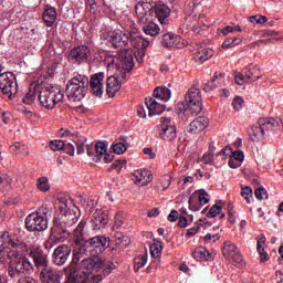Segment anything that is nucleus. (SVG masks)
Wrapping results in <instances>:
<instances>
[{
	"label": "nucleus",
	"mask_w": 283,
	"mask_h": 283,
	"mask_svg": "<svg viewBox=\"0 0 283 283\" xmlns=\"http://www.w3.org/2000/svg\"><path fill=\"white\" fill-rule=\"evenodd\" d=\"M209 126V119L206 117H198L197 119L192 120L188 127L189 134H200L203 129H207Z\"/></svg>",
	"instance_id": "27"
},
{
	"label": "nucleus",
	"mask_w": 283,
	"mask_h": 283,
	"mask_svg": "<svg viewBox=\"0 0 283 283\" xmlns=\"http://www.w3.org/2000/svg\"><path fill=\"white\" fill-rule=\"evenodd\" d=\"M221 211H222V207L214 205L209 210V217L216 218L217 216H220Z\"/></svg>",
	"instance_id": "61"
},
{
	"label": "nucleus",
	"mask_w": 283,
	"mask_h": 283,
	"mask_svg": "<svg viewBox=\"0 0 283 283\" xmlns=\"http://www.w3.org/2000/svg\"><path fill=\"white\" fill-rule=\"evenodd\" d=\"M154 98H156L157 101H160L163 103H167V101H169V98H171V90L167 88V87H163L159 86L157 88H155L154 91Z\"/></svg>",
	"instance_id": "32"
},
{
	"label": "nucleus",
	"mask_w": 283,
	"mask_h": 283,
	"mask_svg": "<svg viewBox=\"0 0 283 283\" xmlns=\"http://www.w3.org/2000/svg\"><path fill=\"white\" fill-rule=\"evenodd\" d=\"M163 253V243L160 241L154 240L153 244L150 245V255L153 258H160Z\"/></svg>",
	"instance_id": "46"
},
{
	"label": "nucleus",
	"mask_w": 283,
	"mask_h": 283,
	"mask_svg": "<svg viewBox=\"0 0 283 283\" xmlns=\"http://www.w3.org/2000/svg\"><path fill=\"white\" fill-rule=\"evenodd\" d=\"M254 196L256 200H266V198H269V195H266V189H264L263 187L256 189L254 191Z\"/></svg>",
	"instance_id": "58"
},
{
	"label": "nucleus",
	"mask_w": 283,
	"mask_h": 283,
	"mask_svg": "<svg viewBox=\"0 0 283 283\" xmlns=\"http://www.w3.org/2000/svg\"><path fill=\"white\" fill-rule=\"evenodd\" d=\"M107 242H109V238L107 237H103V235H98V237H94L91 239H87L84 242V247H86L87 249H107Z\"/></svg>",
	"instance_id": "26"
},
{
	"label": "nucleus",
	"mask_w": 283,
	"mask_h": 283,
	"mask_svg": "<svg viewBox=\"0 0 283 283\" xmlns=\"http://www.w3.org/2000/svg\"><path fill=\"white\" fill-rule=\"evenodd\" d=\"M213 56V50L209 48H201L198 49L197 54L195 56L196 61H200L201 63H205V61H209Z\"/></svg>",
	"instance_id": "36"
},
{
	"label": "nucleus",
	"mask_w": 283,
	"mask_h": 283,
	"mask_svg": "<svg viewBox=\"0 0 283 283\" xmlns=\"http://www.w3.org/2000/svg\"><path fill=\"white\" fill-rule=\"evenodd\" d=\"M265 132L260 127V124L258 126H252L249 130V136L253 143H259V140H264Z\"/></svg>",
	"instance_id": "35"
},
{
	"label": "nucleus",
	"mask_w": 283,
	"mask_h": 283,
	"mask_svg": "<svg viewBox=\"0 0 283 283\" xmlns=\"http://www.w3.org/2000/svg\"><path fill=\"white\" fill-rule=\"evenodd\" d=\"M147 265V253L138 255L134 259V271L138 273L140 269Z\"/></svg>",
	"instance_id": "41"
},
{
	"label": "nucleus",
	"mask_w": 283,
	"mask_h": 283,
	"mask_svg": "<svg viewBox=\"0 0 283 283\" xmlns=\"http://www.w3.org/2000/svg\"><path fill=\"white\" fill-rule=\"evenodd\" d=\"M113 151L114 154H117L120 156V154H124L127 151V142L118 140L115 144H113Z\"/></svg>",
	"instance_id": "48"
},
{
	"label": "nucleus",
	"mask_w": 283,
	"mask_h": 283,
	"mask_svg": "<svg viewBox=\"0 0 283 283\" xmlns=\"http://www.w3.org/2000/svg\"><path fill=\"white\" fill-rule=\"evenodd\" d=\"M157 132L159 134V138L166 140L167 143L176 140V137L178 136L176 124L169 117L160 118V124L157 126Z\"/></svg>",
	"instance_id": "9"
},
{
	"label": "nucleus",
	"mask_w": 283,
	"mask_h": 283,
	"mask_svg": "<svg viewBox=\"0 0 283 283\" xmlns=\"http://www.w3.org/2000/svg\"><path fill=\"white\" fill-rule=\"evenodd\" d=\"M233 32H242V28L240 27V24H237L234 27L228 25L221 30V33L223 34V36H227V34H230Z\"/></svg>",
	"instance_id": "53"
},
{
	"label": "nucleus",
	"mask_w": 283,
	"mask_h": 283,
	"mask_svg": "<svg viewBox=\"0 0 283 283\" xmlns=\"http://www.w3.org/2000/svg\"><path fill=\"white\" fill-rule=\"evenodd\" d=\"M36 187H38L39 191L46 193V191H50V189H51L50 178H48V177L38 178Z\"/></svg>",
	"instance_id": "44"
},
{
	"label": "nucleus",
	"mask_w": 283,
	"mask_h": 283,
	"mask_svg": "<svg viewBox=\"0 0 283 283\" xmlns=\"http://www.w3.org/2000/svg\"><path fill=\"white\" fill-rule=\"evenodd\" d=\"M10 151L12 154H20V156H28L29 154L28 146L19 142L10 146Z\"/></svg>",
	"instance_id": "40"
},
{
	"label": "nucleus",
	"mask_w": 283,
	"mask_h": 283,
	"mask_svg": "<svg viewBox=\"0 0 283 283\" xmlns=\"http://www.w3.org/2000/svg\"><path fill=\"white\" fill-rule=\"evenodd\" d=\"M193 185L192 176H182L178 179L179 189H187V187H191Z\"/></svg>",
	"instance_id": "47"
},
{
	"label": "nucleus",
	"mask_w": 283,
	"mask_h": 283,
	"mask_svg": "<svg viewBox=\"0 0 283 283\" xmlns=\"http://www.w3.org/2000/svg\"><path fill=\"white\" fill-rule=\"evenodd\" d=\"M160 182L164 191H166V189H169V187L171 186V177L165 175L164 177H161Z\"/></svg>",
	"instance_id": "60"
},
{
	"label": "nucleus",
	"mask_w": 283,
	"mask_h": 283,
	"mask_svg": "<svg viewBox=\"0 0 283 283\" xmlns=\"http://www.w3.org/2000/svg\"><path fill=\"white\" fill-rule=\"evenodd\" d=\"M186 105L181 112L185 114H191V116H198L202 112V94L200 88L191 87L185 97Z\"/></svg>",
	"instance_id": "6"
},
{
	"label": "nucleus",
	"mask_w": 283,
	"mask_h": 283,
	"mask_svg": "<svg viewBox=\"0 0 283 283\" xmlns=\"http://www.w3.org/2000/svg\"><path fill=\"white\" fill-rule=\"evenodd\" d=\"M71 254L72 249L70 248V245H59L53 252V264H55V266H63V264L67 262V259Z\"/></svg>",
	"instance_id": "15"
},
{
	"label": "nucleus",
	"mask_w": 283,
	"mask_h": 283,
	"mask_svg": "<svg viewBox=\"0 0 283 283\" xmlns=\"http://www.w3.org/2000/svg\"><path fill=\"white\" fill-rule=\"evenodd\" d=\"M42 18L48 28H52L56 21V9L50 4H46Z\"/></svg>",
	"instance_id": "29"
},
{
	"label": "nucleus",
	"mask_w": 283,
	"mask_h": 283,
	"mask_svg": "<svg viewBox=\"0 0 283 283\" xmlns=\"http://www.w3.org/2000/svg\"><path fill=\"white\" fill-rule=\"evenodd\" d=\"M164 48H180V36L174 33H166L161 38Z\"/></svg>",
	"instance_id": "30"
},
{
	"label": "nucleus",
	"mask_w": 283,
	"mask_h": 283,
	"mask_svg": "<svg viewBox=\"0 0 283 283\" xmlns=\"http://www.w3.org/2000/svg\"><path fill=\"white\" fill-rule=\"evenodd\" d=\"M239 251L240 250H238V247H235V244H233L229 241H226L223 243L222 253L227 260L233 259V256L238 255Z\"/></svg>",
	"instance_id": "34"
},
{
	"label": "nucleus",
	"mask_w": 283,
	"mask_h": 283,
	"mask_svg": "<svg viewBox=\"0 0 283 283\" xmlns=\"http://www.w3.org/2000/svg\"><path fill=\"white\" fill-rule=\"evenodd\" d=\"M92 56V51L86 45H80L71 51V59H74L77 63H87Z\"/></svg>",
	"instance_id": "18"
},
{
	"label": "nucleus",
	"mask_w": 283,
	"mask_h": 283,
	"mask_svg": "<svg viewBox=\"0 0 283 283\" xmlns=\"http://www.w3.org/2000/svg\"><path fill=\"white\" fill-rule=\"evenodd\" d=\"M12 118V114L10 112H4L0 109V123H3V125H8V120Z\"/></svg>",
	"instance_id": "59"
},
{
	"label": "nucleus",
	"mask_w": 283,
	"mask_h": 283,
	"mask_svg": "<svg viewBox=\"0 0 283 283\" xmlns=\"http://www.w3.org/2000/svg\"><path fill=\"white\" fill-rule=\"evenodd\" d=\"M260 75H255V73L249 71L235 72L234 73V82L237 85H244V83H253V81H258Z\"/></svg>",
	"instance_id": "21"
},
{
	"label": "nucleus",
	"mask_w": 283,
	"mask_h": 283,
	"mask_svg": "<svg viewBox=\"0 0 283 283\" xmlns=\"http://www.w3.org/2000/svg\"><path fill=\"white\" fill-rule=\"evenodd\" d=\"M195 193H197V198L202 207H205V205L209 203V193L207 191L197 190V191H195Z\"/></svg>",
	"instance_id": "50"
},
{
	"label": "nucleus",
	"mask_w": 283,
	"mask_h": 283,
	"mask_svg": "<svg viewBox=\"0 0 283 283\" xmlns=\"http://www.w3.org/2000/svg\"><path fill=\"white\" fill-rule=\"evenodd\" d=\"M31 253L33 255L35 266H48V255H45L43 251L35 250Z\"/></svg>",
	"instance_id": "38"
},
{
	"label": "nucleus",
	"mask_w": 283,
	"mask_h": 283,
	"mask_svg": "<svg viewBox=\"0 0 283 283\" xmlns=\"http://www.w3.org/2000/svg\"><path fill=\"white\" fill-rule=\"evenodd\" d=\"M132 180L137 187H147L154 180V175L148 169H137L132 174Z\"/></svg>",
	"instance_id": "14"
},
{
	"label": "nucleus",
	"mask_w": 283,
	"mask_h": 283,
	"mask_svg": "<svg viewBox=\"0 0 283 283\" xmlns=\"http://www.w3.org/2000/svg\"><path fill=\"white\" fill-rule=\"evenodd\" d=\"M87 221L82 220L73 231L75 242L77 244H85L87 240Z\"/></svg>",
	"instance_id": "25"
},
{
	"label": "nucleus",
	"mask_w": 283,
	"mask_h": 283,
	"mask_svg": "<svg viewBox=\"0 0 283 283\" xmlns=\"http://www.w3.org/2000/svg\"><path fill=\"white\" fill-rule=\"evenodd\" d=\"M232 107L235 112H240L244 107V99L241 96H235L232 101Z\"/></svg>",
	"instance_id": "52"
},
{
	"label": "nucleus",
	"mask_w": 283,
	"mask_h": 283,
	"mask_svg": "<svg viewBox=\"0 0 283 283\" xmlns=\"http://www.w3.org/2000/svg\"><path fill=\"white\" fill-rule=\"evenodd\" d=\"M65 94L60 85L40 86V105L45 109H54L59 103H63Z\"/></svg>",
	"instance_id": "4"
},
{
	"label": "nucleus",
	"mask_w": 283,
	"mask_h": 283,
	"mask_svg": "<svg viewBox=\"0 0 283 283\" xmlns=\"http://www.w3.org/2000/svg\"><path fill=\"white\" fill-rule=\"evenodd\" d=\"M65 154H67L69 156H74L76 148L72 145V143H65L64 142V147L62 148Z\"/></svg>",
	"instance_id": "63"
},
{
	"label": "nucleus",
	"mask_w": 283,
	"mask_h": 283,
	"mask_svg": "<svg viewBox=\"0 0 283 283\" xmlns=\"http://www.w3.org/2000/svg\"><path fill=\"white\" fill-rule=\"evenodd\" d=\"M269 21V18L266 15H251L250 17V23H253V25H258L259 23H266Z\"/></svg>",
	"instance_id": "54"
},
{
	"label": "nucleus",
	"mask_w": 283,
	"mask_h": 283,
	"mask_svg": "<svg viewBox=\"0 0 283 283\" xmlns=\"http://www.w3.org/2000/svg\"><path fill=\"white\" fill-rule=\"evenodd\" d=\"M154 6L149 2H138L135 6V12L138 19V22L142 24L147 23V21H151V14H153Z\"/></svg>",
	"instance_id": "12"
},
{
	"label": "nucleus",
	"mask_w": 283,
	"mask_h": 283,
	"mask_svg": "<svg viewBox=\"0 0 283 283\" xmlns=\"http://www.w3.org/2000/svg\"><path fill=\"white\" fill-rule=\"evenodd\" d=\"M143 31L148 36H158L160 34V27L155 22H149L148 24L143 27Z\"/></svg>",
	"instance_id": "39"
},
{
	"label": "nucleus",
	"mask_w": 283,
	"mask_h": 283,
	"mask_svg": "<svg viewBox=\"0 0 283 283\" xmlns=\"http://www.w3.org/2000/svg\"><path fill=\"white\" fill-rule=\"evenodd\" d=\"M0 90L9 101H12V97L17 95L19 88L17 85V77L12 72L0 74Z\"/></svg>",
	"instance_id": "8"
},
{
	"label": "nucleus",
	"mask_w": 283,
	"mask_h": 283,
	"mask_svg": "<svg viewBox=\"0 0 283 283\" xmlns=\"http://www.w3.org/2000/svg\"><path fill=\"white\" fill-rule=\"evenodd\" d=\"M124 30L128 32V39L133 48L138 50V48H142L140 39H143V35L138 32V29L136 28V23L132 20H127Z\"/></svg>",
	"instance_id": "13"
},
{
	"label": "nucleus",
	"mask_w": 283,
	"mask_h": 283,
	"mask_svg": "<svg viewBox=\"0 0 283 283\" xmlns=\"http://www.w3.org/2000/svg\"><path fill=\"white\" fill-rule=\"evenodd\" d=\"M148 116H160L165 112V104L160 103L156 97L146 98Z\"/></svg>",
	"instance_id": "20"
},
{
	"label": "nucleus",
	"mask_w": 283,
	"mask_h": 283,
	"mask_svg": "<svg viewBox=\"0 0 283 283\" xmlns=\"http://www.w3.org/2000/svg\"><path fill=\"white\" fill-rule=\"evenodd\" d=\"M40 94L41 85L32 83L29 86V92H27V94L22 97V103H24V105H32L36 101V97L39 98Z\"/></svg>",
	"instance_id": "24"
},
{
	"label": "nucleus",
	"mask_w": 283,
	"mask_h": 283,
	"mask_svg": "<svg viewBox=\"0 0 283 283\" xmlns=\"http://www.w3.org/2000/svg\"><path fill=\"white\" fill-rule=\"evenodd\" d=\"M258 125L266 134V132H269V129H271L272 127H275V125H277V120H275L274 118H271V117H262L259 119Z\"/></svg>",
	"instance_id": "37"
},
{
	"label": "nucleus",
	"mask_w": 283,
	"mask_h": 283,
	"mask_svg": "<svg viewBox=\"0 0 283 283\" xmlns=\"http://www.w3.org/2000/svg\"><path fill=\"white\" fill-rule=\"evenodd\" d=\"M75 145H76V154H77V156H81L85 151H87V145H90V144H87V138H85V137L78 138L77 137Z\"/></svg>",
	"instance_id": "45"
},
{
	"label": "nucleus",
	"mask_w": 283,
	"mask_h": 283,
	"mask_svg": "<svg viewBox=\"0 0 283 283\" xmlns=\"http://www.w3.org/2000/svg\"><path fill=\"white\" fill-rule=\"evenodd\" d=\"M57 209L60 210V213H66L67 211H72L74 209V202L70 198V195L60 193L57 196V202H56Z\"/></svg>",
	"instance_id": "23"
},
{
	"label": "nucleus",
	"mask_w": 283,
	"mask_h": 283,
	"mask_svg": "<svg viewBox=\"0 0 283 283\" xmlns=\"http://www.w3.org/2000/svg\"><path fill=\"white\" fill-rule=\"evenodd\" d=\"M87 87H90V78L85 75H75L66 84V96L69 101L76 103V101H83L85 94H87Z\"/></svg>",
	"instance_id": "5"
},
{
	"label": "nucleus",
	"mask_w": 283,
	"mask_h": 283,
	"mask_svg": "<svg viewBox=\"0 0 283 283\" xmlns=\"http://www.w3.org/2000/svg\"><path fill=\"white\" fill-rule=\"evenodd\" d=\"M259 253L260 262H269V253L264 248H261L260 250H256Z\"/></svg>",
	"instance_id": "64"
},
{
	"label": "nucleus",
	"mask_w": 283,
	"mask_h": 283,
	"mask_svg": "<svg viewBox=\"0 0 283 283\" xmlns=\"http://www.w3.org/2000/svg\"><path fill=\"white\" fill-rule=\"evenodd\" d=\"M241 196L244 198L248 205H251V198H253V189H251L249 186L242 187Z\"/></svg>",
	"instance_id": "49"
},
{
	"label": "nucleus",
	"mask_w": 283,
	"mask_h": 283,
	"mask_svg": "<svg viewBox=\"0 0 283 283\" xmlns=\"http://www.w3.org/2000/svg\"><path fill=\"white\" fill-rule=\"evenodd\" d=\"M104 63L108 72H115V75L106 80V93L111 98L123 87L127 74L134 70V55L128 50H120L117 55L107 54Z\"/></svg>",
	"instance_id": "3"
},
{
	"label": "nucleus",
	"mask_w": 283,
	"mask_h": 283,
	"mask_svg": "<svg viewBox=\"0 0 283 283\" xmlns=\"http://www.w3.org/2000/svg\"><path fill=\"white\" fill-rule=\"evenodd\" d=\"M61 216V220L66 227H73L76 224V222H78V218H81V210H78L76 207H73L72 210L63 212Z\"/></svg>",
	"instance_id": "22"
},
{
	"label": "nucleus",
	"mask_w": 283,
	"mask_h": 283,
	"mask_svg": "<svg viewBox=\"0 0 283 283\" xmlns=\"http://www.w3.org/2000/svg\"><path fill=\"white\" fill-rule=\"evenodd\" d=\"M192 258H195V260H209L211 254L207 251L206 248L199 247L192 252Z\"/></svg>",
	"instance_id": "43"
},
{
	"label": "nucleus",
	"mask_w": 283,
	"mask_h": 283,
	"mask_svg": "<svg viewBox=\"0 0 283 283\" xmlns=\"http://www.w3.org/2000/svg\"><path fill=\"white\" fill-rule=\"evenodd\" d=\"M125 222V218H123L122 213H117L115 216V221L113 224V230L116 231V229H120V227H123V223Z\"/></svg>",
	"instance_id": "57"
},
{
	"label": "nucleus",
	"mask_w": 283,
	"mask_h": 283,
	"mask_svg": "<svg viewBox=\"0 0 283 283\" xmlns=\"http://www.w3.org/2000/svg\"><path fill=\"white\" fill-rule=\"evenodd\" d=\"M242 163H244V151L237 150L232 153V156H230L228 165L230 169H238V167H242Z\"/></svg>",
	"instance_id": "31"
},
{
	"label": "nucleus",
	"mask_w": 283,
	"mask_h": 283,
	"mask_svg": "<svg viewBox=\"0 0 283 283\" xmlns=\"http://www.w3.org/2000/svg\"><path fill=\"white\" fill-rule=\"evenodd\" d=\"M103 81H105L104 72H99L91 76L90 85L95 96H103V92H105V84Z\"/></svg>",
	"instance_id": "17"
},
{
	"label": "nucleus",
	"mask_w": 283,
	"mask_h": 283,
	"mask_svg": "<svg viewBox=\"0 0 283 283\" xmlns=\"http://www.w3.org/2000/svg\"><path fill=\"white\" fill-rule=\"evenodd\" d=\"M28 245L19 240L10 239L8 233L0 237V262L12 260L9 263L8 273L10 277H27L34 271L29 259L23 258Z\"/></svg>",
	"instance_id": "2"
},
{
	"label": "nucleus",
	"mask_w": 283,
	"mask_h": 283,
	"mask_svg": "<svg viewBox=\"0 0 283 283\" xmlns=\"http://www.w3.org/2000/svg\"><path fill=\"white\" fill-rule=\"evenodd\" d=\"M232 262L237 263V266L242 268L244 266V258L242 256V254H240V251L237 252V254L234 256H232Z\"/></svg>",
	"instance_id": "62"
},
{
	"label": "nucleus",
	"mask_w": 283,
	"mask_h": 283,
	"mask_svg": "<svg viewBox=\"0 0 283 283\" xmlns=\"http://www.w3.org/2000/svg\"><path fill=\"white\" fill-rule=\"evenodd\" d=\"M107 142L91 143L86 146V154L94 163H101V158L107 153Z\"/></svg>",
	"instance_id": "11"
},
{
	"label": "nucleus",
	"mask_w": 283,
	"mask_h": 283,
	"mask_svg": "<svg viewBox=\"0 0 283 283\" xmlns=\"http://www.w3.org/2000/svg\"><path fill=\"white\" fill-rule=\"evenodd\" d=\"M93 224V231H99V229H105L109 219L107 218V213L103 210H95L91 220Z\"/></svg>",
	"instance_id": "19"
},
{
	"label": "nucleus",
	"mask_w": 283,
	"mask_h": 283,
	"mask_svg": "<svg viewBox=\"0 0 283 283\" xmlns=\"http://www.w3.org/2000/svg\"><path fill=\"white\" fill-rule=\"evenodd\" d=\"M42 283H61L63 272L54 268H45L40 273Z\"/></svg>",
	"instance_id": "16"
},
{
	"label": "nucleus",
	"mask_w": 283,
	"mask_h": 283,
	"mask_svg": "<svg viewBox=\"0 0 283 283\" xmlns=\"http://www.w3.org/2000/svg\"><path fill=\"white\" fill-rule=\"evenodd\" d=\"M78 264V256L74 254L73 260L69 268L64 269L69 273L67 283H99L103 277L109 275L116 265L111 261H103L101 256H92L81 261L78 273L72 272Z\"/></svg>",
	"instance_id": "1"
},
{
	"label": "nucleus",
	"mask_w": 283,
	"mask_h": 283,
	"mask_svg": "<svg viewBox=\"0 0 283 283\" xmlns=\"http://www.w3.org/2000/svg\"><path fill=\"white\" fill-rule=\"evenodd\" d=\"M105 39L109 45H113V48H125V45L129 44L128 33L120 30L107 32Z\"/></svg>",
	"instance_id": "10"
},
{
	"label": "nucleus",
	"mask_w": 283,
	"mask_h": 283,
	"mask_svg": "<svg viewBox=\"0 0 283 283\" xmlns=\"http://www.w3.org/2000/svg\"><path fill=\"white\" fill-rule=\"evenodd\" d=\"M49 147H51V149L53 151H61V149H63V147H65V142L61 140V139H55L50 142Z\"/></svg>",
	"instance_id": "51"
},
{
	"label": "nucleus",
	"mask_w": 283,
	"mask_h": 283,
	"mask_svg": "<svg viewBox=\"0 0 283 283\" xmlns=\"http://www.w3.org/2000/svg\"><path fill=\"white\" fill-rule=\"evenodd\" d=\"M125 165H127V160L125 159L116 160L115 163L112 164L111 169H115V171H118V174H120Z\"/></svg>",
	"instance_id": "56"
},
{
	"label": "nucleus",
	"mask_w": 283,
	"mask_h": 283,
	"mask_svg": "<svg viewBox=\"0 0 283 283\" xmlns=\"http://www.w3.org/2000/svg\"><path fill=\"white\" fill-rule=\"evenodd\" d=\"M220 83H224V74L216 72L212 80L203 84V91L213 92V90H216Z\"/></svg>",
	"instance_id": "28"
},
{
	"label": "nucleus",
	"mask_w": 283,
	"mask_h": 283,
	"mask_svg": "<svg viewBox=\"0 0 283 283\" xmlns=\"http://www.w3.org/2000/svg\"><path fill=\"white\" fill-rule=\"evenodd\" d=\"M169 7L163 3H158L155 6V14L160 23H165V19L170 14Z\"/></svg>",
	"instance_id": "33"
},
{
	"label": "nucleus",
	"mask_w": 283,
	"mask_h": 283,
	"mask_svg": "<svg viewBox=\"0 0 283 283\" xmlns=\"http://www.w3.org/2000/svg\"><path fill=\"white\" fill-rule=\"evenodd\" d=\"M28 231H45L48 229V208L42 207L25 218Z\"/></svg>",
	"instance_id": "7"
},
{
	"label": "nucleus",
	"mask_w": 283,
	"mask_h": 283,
	"mask_svg": "<svg viewBox=\"0 0 283 283\" xmlns=\"http://www.w3.org/2000/svg\"><path fill=\"white\" fill-rule=\"evenodd\" d=\"M202 240L206 244H209V242H218V240H220V234L209 232L202 238Z\"/></svg>",
	"instance_id": "55"
},
{
	"label": "nucleus",
	"mask_w": 283,
	"mask_h": 283,
	"mask_svg": "<svg viewBox=\"0 0 283 283\" xmlns=\"http://www.w3.org/2000/svg\"><path fill=\"white\" fill-rule=\"evenodd\" d=\"M190 211H200L202 209V203H200V200L198 199V193H192L188 201Z\"/></svg>",
	"instance_id": "42"
}]
</instances>
